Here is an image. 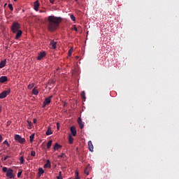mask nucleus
Returning <instances> with one entry per match:
<instances>
[{
    "instance_id": "nucleus-1",
    "label": "nucleus",
    "mask_w": 179,
    "mask_h": 179,
    "mask_svg": "<svg viewBox=\"0 0 179 179\" xmlns=\"http://www.w3.org/2000/svg\"><path fill=\"white\" fill-rule=\"evenodd\" d=\"M62 22V18L61 17H55L54 15L48 17V30L50 32L57 31Z\"/></svg>"
},
{
    "instance_id": "nucleus-2",
    "label": "nucleus",
    "mask_w": 179,
    "mask_h": 179,
    "mask_svg": "<svg viewBox=\"0 0 179 179\" xmlns=\"http://www.w3.org/2000/svg\"><path fill=\"white\" fill-rule=\"evenodd\" d=\"M2 172L6 173V177L9 179L15 178V176L13 174L14 171L11 169H8L6 166H3L2 168Z\"/></svg>"
},
{
    "instance_id": "nucleus-3",
    "label": "nucleus",
    "mask_w": 179,
    "mask_h": 179,
    "mask_svg": "<svg viewBox=\"0 0 179 179\" xmlns=\"http://www.w3.org/2000/svg\"><path fill=\"white\" fill-rule=\"evenodd\" d=\"M20 28V25L17 22H13L11 26V30L13 33L17 32Z\"/></svg>"
},
{
    "instance_id": "nucleus-4",
    "label": "nucleus",
    "mask_w": 179,
    "mask_h": 179,
    "mask_svg": "<svg viewBox=\"0 0 179 179\" xmlns=\"http://www.w3.org/2000/svg\"><path fill=\"white\" fill-rule=\"evenodd\" d=\"M10 93V89H8L7 90L3 91L0 94V99H3L6 98L7 95H9Z\"/></svg>"
},
{
    "instance_id": "nucleus-5",
    "label": "nucleus",
    "mask_w": 179,
    "mask_h": 179,
    "mask_svg": "<svg viewBox=\"0 0 179 179\" xmlns=\"http://www.w3.org/2000/svg\"><path fill=\"white\" fill-rule=\"evenodd\" d=\"M15 140H16L17 142H19V143H24V142L26 141L24 138H22L20 135H15Z\"/></svg>"
},
{
    "instance_id": "nucleus-6",
    "label": "nucleus",
    "mask_w": 179,
    "mask_h": 179,
    "mask_svg": "<svg viewBox=\"0 0 179 179\" xmlns=\"http://www.w3.org/2000/svg\"><path fill=\"white\" fill-rule=\"evenodd\" d=\"M52 99V96H50L49 97H46L45 101H43V108H45L46 106L50 105V103H51V99Z\"/></svg>"
},
{
    "instance_id": "nucleus-7",
    "label": "nucleus",
    "mask_w": 179,
    "mask_h": 179,
    "mask_svg": "<svg viewBox=\"0 0 179 179\" xmlns=\"http://www.w3.org/2000/svg\"><path fill=\"white\" fill-rule=\"evenodd\" d=\"M46 55L45 52H41L37 57V60H41L42 59L44 58V57Z\"/></svg>"
},
{
    "instance_id": "nucleus-8",
    "label": "nucleus",
    "mask_w": 179,
    "mask_h": 179,
    "mask_svg": "<svg viewBox=\"0 0 179 179\" xmlns=\"http://www.w3.org/2000/svg\"><path fill=\"white\" fill-rule=\"evenodd\" d=\"M57 43L56 41H55L54 40L50 41V45L52 49L55 50L57 48Z\"/></svg>"
},
{
    "instance_id": "nucleus-9",
    "label": "nucleus",
    "mask_w": 179,
    "mask_h": 179,
    "mask_svg": "<svg viewBox=\"0 0 179 179\" xmlns=\"http://www.w3.org/2000/svg\"><path fill=\"white\" fill-rule=\"evenodd\" d=\"M40 8V2L38 0H36L35 2H34V10L38 11V9Z\"/></svg>"
},
{
    "instance_id": "nucleus-10",
    "label": "nucleus",
    "mask_w": 179,
    "mask_h": 179,
    "mask_svg": "<svg viewBox=\"0 0 179 179\" xmlns=\"http://www.w3.org/2000/svg\"><path fill=\"white\" fill-rule=\"evenodd\" d=\"M78 123L79 124V127L81 129L84 128V122H83V120L80 117L78 119Z\"/></svg>"
},
{
    "instance_id": "nucleus-11",
    "label": "nucleus",
    "mask_w": 179,
    "mask_h": 179,
    "mask_svg": "<svg viewBox=\"0 0 179 179\" xmlns=\"http://www.w3.org/2000/svg\"><path fill=\"white\" fill-rule=\"evenodd\" d=\"M71 134L75 136H76L77 134V131H76V129L74 126H71Z\"/></svg>"
},
{
    "instance_id": "nucleus-12",
    "label": "nucleus",
    "mask_w": 179,
    "mask_h": 179,
    "mask_svg": "<svg viewBox=\"0 0 179 179\" xmlns=\"http://www.w3.org/2000/svg\"><path fill=\"white\" fill-rule=\"evenodd\" d=\"M88 148L90 152H94V145L91 141H88Z\"/></svg>"
},
{
    "instance_id": "nucleus-13",
    "label": "nucleus",
    "mask_w": 179,
    "mask_h": 179,
    "mask_svg": "<svg viewBox=\"0 0 179 179\" xmlns=\"http://www.w3.org/2000/svg\"><path fill=\"white\" fill-rule=\"evenodd\" d=\"M6 82H8V77H6V76H1V77L0 78V83H4Z\"/></svg>"
},
{
    "instance_id": "nucleus-14",
    "label": "nucleus",
    "mask_w": 179,
    "mask_h": 179,
    "mask_svg": "<svg viewBox=\"0 0 179 179\" xmlns=\"http://www.w3.org/2000/svg\"><path fill=\"white\" fill-rule=\"evenodd\" d=\"M62 147V146L60 145V144H59L58 143H56L55 144V146H54V148H53V150H59V149H61Z\"/></svg>"
},
{
    "instance_id": "nucleus-15",
    "label": "nucleus",
    "mask_w": 179,
    "mask_h": 179,
    "mask_svg": "<svg viewBox=\"0 0 179 179\" xmlns=\"http://www.w3.org/2000/svg\"><path fill=\"white\" fill-rule=\"evenodd\" d=\"M91 166L90 164H88V166H86V169L84 171V173L86 174V175H89V172L91 170Z\"/></svg>"
},
{
    "instance_id": "nucleus-16",
    "label": "nucleus",
    "mask_w": 179,
    "mask_h": 179,
    "mask_svg": "<svg viewBox=\"0 0 179 179\" xmlns=\"http://www.w3.org/2000/svg\"><path fill=\"white\" fill-rule=\"evenodd\" d=\"M22 30L17 31V34H16V36H15V39H19V38L22 36Z\"/></svg>"
},
{
    "instance_id": "nucleus-17",
    "label": "nucleus",
    "mask_w": 179,
    "mask_h": 179,
    "mask_svg": "<svg viewBox=\"0 0 179 179\" xmlns=\"http://www.w3.org/2000/svg\"><path fill=\"white\" fill-rule=\"evenodd\" d=\"M6 64V59H5L4 60H2L0 62V69H1L2 68L5 67Z\"/></svg>"
},
{
    "instance_id": "nucleus-18",
    "label": "nucleus",
    "mask_w": 179,
    "mask_h": 179,
    "mask_svg": "<svg viewBox=\"0 0 179 179\" xmlns=\"http://www.w3.org/2000/svg\"><path fill=\"white\" fill-rule=\"evenodd\" d=\"M52 133L53 132L51 129V127H49L48 129L46 131V136H50V135L52 134Z\"/></svg>"
},
{
    "instance_id": "nucleus-19",
    "label": "nucleus",
    "mask_w": 179,
    "mask_h": 179,
    "mask_svg": "<svg viewBox=\"0 0 179 179\" xmlns=\"http://www.w3.org/2000/svg\"><path fill=\"white\" fill-rule=\"evenodd\" d=\"M32 94L34 95H38L39 94L38 90H36V87L32 90Z\"/></svg>"
},
{
    "instance_id": "nucleus-20",
    "label": "nucleus",
    "mask_w": 179,
    "mask_h": 179,
    "mask_svg": "<svg viewBox=\"0 0 179 179\" xmlns=\"http://www.w3.org/2000/svg\"><path fill=\"white\" fill-rule=\"evenodd\" d=\"M51 165H50V159H47L46 161V164L44 165L45 168H50Z\"/></svg>"
},
{
    "instance_id": "nucleus-21",
    "label": "nucleus",
    "mask_w": 179,
    "mask_h": 179,
    "mask_svg": "<svg viewBox=\"0 0 179 179\" xmlns=\"http://www.w3.org/2000/svg\"><path fill=\"white\" fill-rule=\"evenodd\" d=\"M69 144L73 143V137L71 135L69 136Z\"/></svg>"
},
{
    "instance_id": "nucleus-22",
    "label": "nucleus",
    "mask_w": 179,
    "mask_h": 179,
    "mask_svg": "<svg viewBox=\"0 0 179 179\" xmlns=\"http://www.w3.org/2000/svg\"><path fill=\"white\" fill-rule=\"evenodd\" d=\"M81 98H82V99L85 101L86 97H85V91L81 92Z\"/></svg>"
},
{
    "instance_id": "nucleus-23",
    "label": "nucleus",
    "mask_w": 179,
    "mask_h": 179,
    "mask_svg": "<svg viewBox=\"0 0 179 179\" xmlns=\"http://www.w3.org/2000/svg\"><path fill=\"white\" fill-rule=\"evenodd\" d=\"M52 141H49L47 143V148H48V149H50V148L52 146Z\"/></svg>"
},
{
    "instance_id": "nucleus-24",
    "label": "nucleus",
    "mask_w": 179,
    "mask_h": 179,
    "mask_svg": "<svg viewBox=\"0 0 179 179\" xmlns=\"http://www.w3.org/2000/svg\"><path fill=\"white\" fill-rule=\"evenodd\" d=\"M20 161L21 164H24V157H23V155H22V157L20 158Z\"/></svg>"
},
{
    "instance_id": "nucleus-25",
    "label": "nucleus",
    "mask_w": 179,
    "mask_h": 179,
    "mask_svg": "<svg viewBox=\"0 0 179 179\" xmlns=\"http://www.w3.org/2000/svg\"><path fill=\"white\" fill-rule=\"evenodd\" d=\"M57 179H63V177H62V171H59V176H57Z\"/></svg>"
},
{
    "instance_id": "nucleus-26",
    "label": "nucleus",
    "mask_w": 179,
    "mask_h": 179,
    "mask_svg": "<svg viewBox=\"0 0 179 179\" xmlns=\"http://www.w3.org/2000/svg\"><path fill=\"white\" fill-rule=\"evenodd\" d=\"M73 52V48L71 47V49L69 50V56L71 57Z\"/></svg>"
},
{
    "instance_id": "nucleus-27",
    "label": "nucleus",
    "mask_w": 179,
    "mask_h": 179,
    "mask_svg": "<svg viewBox=\"0 0 179 179\" xmlns=\"http://www.w3.org/2000/svg\"><path fill=\"white\" fill-rule=\"evenodd\" d=\"M34 136H35L34 134H31V135L29 136L31 143H32V142H33L34 140Z\"/></svg>"
},
{
    "instance_id": "nucleus-28",
    "label": "nucleus",
    "mask_w": 179,
    "mask_h": 179,
    "mask_svg": "<svg viewBox=\"0 0 179 179\" xmlns=\"http://www.w3.org/2000/svg\"><path fill=\"white\" fill-rule=\"evenodd\" d=\"M43 173H44V170H43V169L40 168V169H38V174H39V175H41V174H43Z\"/></svg>"
},
{
    "instance_id": "nucleus-29",
    "label": "nucleus",
    "mask_w": 179,
    "mask_h": 179,
    "mask_svg": "<svg viewBox=\"0 0 179 179\" xmlns=\"http://www.w3.org/2000/svg\"><path fill=\"white\" fill-rule=\"evenodd\" d=\"M34 87V83H31V84H29V85H28V89L29 90H31V89H33Z\"/></svg>"
},
{
    "instance_id": "nucleus-30",
    "label": "nucleus",
    "mask_w": 179,
    "mask_h": 179,
    "mask_svg": "<svg viewBox=\"0 0 179 179\" xmlns=\"http://www.w3.org/2000/svg\"><path fill=\"white\" fill-rule=\"evenodd\" d=\"M57 157H58L59 159H60V158H64H64L66 157V155H65L64 153H62V154H61L60 155H58Z\"/></svg>"
},
{
    "instance_id": "nucleus-31",
    "label": "nucleus",
    "mask_w": 179,
    "mask_h": 179,
    "mask_svg": "<svg viewBox=\"0 0 179 179\" xmlns=\"http://www.w3.org/2000/svg\"><path fill=\"white\" fill-rule=\"evenodd\" d=\"M27 123L29 124V129H31V126H32L31 121L27 120Z\"/></svg>"
},
{
    "instance_id": "nucleus-32",
    "label": "nucleus",
    "mask_w": 179,
    "mask_h": 179,
    "mask_svg": "<svg viewBox=\"0 0 179 179\" xmlns=\"http://www.w3.org/2000/svg\"><path fill=\"white\" fill-rule=\"evenodd\" d=\"M8 8H9V9H10V10H12V11L14 10V8H13V6L12 4H8Z\"/></svg>"
},
{
    "instance_id": "nucleus-33",
    "label": "nucleus",
    "mask_w": 179,
    "mask_h": 179,
    "mask_svg": "<svg viewBox=\"0 0 179 179\" xmlns=\"http://www.w3.org/2000/svg\"><path fill=\"white\" fill-rule=\"evenodd\" d=\"M71 20H73V22L76 21V17L73 15V14H71Z\"/></svg>"
},
{
    "instance_id": "nucleus-34",
    "label": "nucleus",
    "mask_w": 179,
    "mask_h": 179,
    "mask_svg": "<svg viewBox=\"0 0 179 179\" xmlns=\"http://www.w3.org/2000/svg\"><path fill=\"white\" fill-rule=\"evenodd\" d=\"M3 144L7 145L8 147L10 146V144H9V143H8V141L7 140H6L5 141H3Z\"/></svg>"
},
{
    "instance_id": "nucleus-35",
    "label": "nucleus",
    "mask_w": 179,
    "mask_h": 179,
    "mask_svg": "<svg viewBox=\"0 0 179 179\" xmlns=\"http://www.w3.org/2000/svg\"><path fill=\"white\" fill-rule=\"evenodd\" d=\"M22 173V171H19V172L17 173V177L18 178H20Z\"/></svg>"
},
{
    "instance_id": "nucleus-36",
    "label": "nucleus",
    "mask_w": 179,
    "mask_h": 179,
    "mask_svg": "<svg viewBox=\"0 0 179 179\" xmlns=\"http://www.w3.org/2000/svg\"><path fill=\"white\" fill-rule=\"evenodd\" d=\"M31 156L35 157L36 156V152L35 151H31Z\"/></svg>"
},
{
    "instance_id": "nucleus-37",
    "label": "nucleus",
    "mask_w": 179,
    "mask_h": 179,
    "mask_svg": "<svg viewBox=\"0 0 179 179\" xmlns=\"http://www.w3.org/2000/svg\"><path fill=\"white\" fill-rule=\"evenodd\" d=\"M72 29L76 31H78V28L76 27V24L73 25V28Z\"/></svg>"
},
{
    "instance_id": "nucleus-38",
    "label": "nucleus",
    "mask_w": 179,
    "mask_h": 179,
    "mask_svg": "<svg viewBox=\"0 0 179 179\" xmlns=\"http://www.w3.org/2000/svg\"><path fill=\"white\" fill-rule=\"evenodd\" d=\"M10 155H6V157H5L3 158V161L8 160V159L10 158Z\"/></svg>"
},
{
    "instance_id": "nucleus-39",
    "label": "nucleus",
    "mask_w": 179,
    "mask_h": 179,
    "mask_svg": "<svg viewBox=\"0 0 179 179\" xmlns=\"http://www.w3.org/2000/svg\"><path fill=\"white\" fill-rule=\"evenodd\" d=\"M3 141V137L1 136V135L0 134V143L1 142Z\"/></svg>"
},
{
    "instance_id": "nucleus-40",
    "label": "nucleus",
    "mask_w": 179,
    "mask_h": 179,
    "mask_svg": "<svg viewBox=\"0 0 179 179\" xmlns=\"http://www.w3.org/2000/svg\"><path fill=\"white\" fill-rule=\"evenodd\" d=\"M50 3L54 4L55 0H50Z\"/></svg>"
},
{
    "instance_id": "nucleus-41",
    "label": "nucleus",
    "mask_w": 179,
    "mask_h": 179,
    "mask_svg": "<svg viewBox=\"0 0 179 179\" xmlns=\"http://www.w3.org/2000/svg\"><path fill=\"white\" fill-rule=\"evenodd\" d=\"M33 122H34V124H36V123L37 122L36 119H34V120H33Z\"/></svg>"
},
{
    "instance_id": "nucleus-42",
    "label": "nucleus",
    "mask_w": 179,
    "mask_h": 179,
    "mask_svg": "<svg viewBox=\"0 0 179 179\" xmlns=\"http://www.w3.org/2000/svg\"><path fill=\"white\" fill-rule=\"evenodd\" d=\"M76 179H79V178H78V172H76Z\"/></svg>"
},
{
    "instance_id": "nucleus-43",
    "label": "nucleus",
    "mask_w": 179,
    "mask_h": 179,
    "mask_svg": "<svg viewBox=\"0 0 179 179\" xmlns=\"http://www.w3.org/2000/svg\"><path fill=\"white\" fill-rule=\"evenodd\" d=\"M57 128L58 129H59V123H57Z\"/></svg>"
},
{
    "instance_id": "nucleus-44",
    "label": "nucleus",
    "mask_w": 179,
    "mask_h": 179,
    "mask_svg": "<svg viewBox=\"0 0 179 179\" xmlns=\"http://www.w3.org/2000/svg\"><path fill=\"white\" fill-rule=\"evenodd\" d=\"M1 110H2V106L0 105V113H1Z\"/></svg>"
},
{
    "instance_id": "nucleus-45",
    "label": "nucleus",
    "mask_w": 179,
    "mask_h": 179,
    "mask_svg": "<svg viewBox=\"0 0 179 179\" xmlns=\"http://www.w3.org/2000/svg\"><path fill=\"white\" fill-rule=\"evenodd\" d=\"M76 59H79V56H76Z\"/></svg>"
},
{
    "instance_id": "nucleus-46",
    "label": "nucleus",
    "mask_w": 179,
    "mask_h": 179,
    "mask_svg": "<svg viewBox=\"0 0 179 179\" xmlns=\"http://www.w3.org/2000/svg\"><path fill=\"white\" fill-rule=\"evenodd\" d=\"M15 2H16L17 0H13Z\"/></svg>"
},
{
    "instance_id": "nucleus-47",
    "label": "nucleus",
    "mask_w": 179,
    "mask_h": 179,
    "mask_svg": "<svg viewBox=\"0 0 179 179\" xmlns=\"http://www.w3.org/2000/svg\"><path fill=\"white\" fill-rule=\"evenodd\" d=\"M75 1H78V0H75Z\"/></svg>"
}]
</instances>
